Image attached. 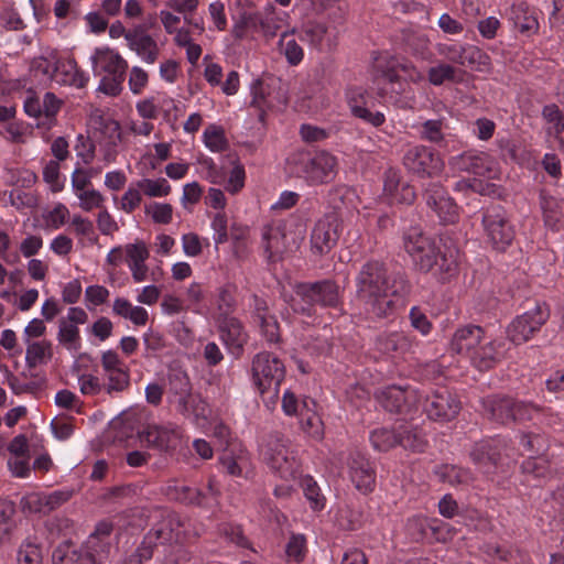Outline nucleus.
<instances>
[{
  "label": "nucleus",
  "mask_w": 564,
  "mask_h": 564,
  "mask_svg": "<svg viewBox=\"0 0 564 564\" xmlns=\"http://www.w3.org/2000/svg\"><path fill=\"white\" fill-rule=\"evenodd\" d=\"M369 93L362 87H351L346 91V101L352 117L372 128L382 127L386 121L384 112L369 105Z\"/></svg>",
  "instance_id": "nucleus-17"
},
{
  "label": "nucleus",
  "mask_w": 564,
  "mask_h": 564,
  "mask_svg": "<svg viewBox=\"0 0 564 564\" xmlns=\"http://www.w3.org/2000/svg\"><path fill=\"white\" fill-rule=\"evenodd\" d=\"M246 182V171L243 165L237 163L232 166L229 172L228 180L225 183V189L235 195L239 193L245 187Z\"/></svg>",
  "instance_id": "nucleus-63"
},
{
  "label": "nucleus",
  "mask_w": 564,
  "mask_h": 564,
  "mask_svg": "<svg viewBox=\"0 0 564 564\" xmlns=\"http://www.w3.org/2000/svg\"><path fill=\"white\" fill-rule=\"evenodd\" d=\"M87 322L88 314L79 306L69 307L66 315L58 319L57 343L73 356L77 355L83 346L79 325H84Z\"/></svg>",
  "instance_id": "nucleus-13"
},
{
  "label": "nucleus",
  "mask_w": 564,
  "mask_h": 564,
  "mask_svg": "<svg viewBox=\"0 0 564 564\" xmlns=\"http://www.w3.org/2000/svg\"><path fill=\"white\" fill-rule=\"evenodd\" d=\"M129 46L147 63H154L159 55V47L153 37H127Z\"/></svg>",
  "instance_id": "nucleus-52"
},
{
  "label": "nucleus",
  "mask_w": 564,
  "mask_h": 564,
  "mask_svg": "<svg viewBox=\"0 0 564 564\" xmlns=\"http://www.w3.org/2000/svg\"><path fill=\"white\" fill-rule=\"evenodd\" d=\"M426 445V438L422 431L413 425L400 426V446L413 452H422Z\"/></svg>",
  "instance_id": "nucleus-50"
},
{
  "label": "nucleus",
  "mask_w": 564,
  "mask_h": 564,
  "mask_svg": "<svg viewBox=\"0 0 564 564\" xmlns=\"http://www.w3.org/2000/svg\"><path fill=\"white\" fill-rule=\"evenodd\" d=\"M339 238V219L335 214H328L318 219L311 234V247L314 253H328Z\"/></svg>",
  "instance_id": "nucleus-22"
},
{
  "label": "nucleus",
  "mask_w": 564,
  "mask_h": 564,
  "mask_svg": "<svg viewBox=\"0 0 564 564\" xmlns=\"http://www.w3.org/2000/svg\"><path fill=\"white\" fill-rule=\"evenodd\" d=\"M505 343L502 340L482 338L481 344L468 358L474 367L480 371L495 367L505 356Z\"/></svg>",
  "instance_id": "nucleus-29"
},
{
  "label": "nucleus",
  "mask_w": 564,
  "mask_h": 564,
  "mask_svg": "<svg viewBox=\"0 0 564 564\" xmlns=\"http://www.w3.org/2000/svg\"><path fill=\"white\" fill-rule=\"evenodd\" d=\"M105 392L117 397L130 387V369L115 350H106L100 358Z\"/></svg>",
  "instance_id": "nucleus-14"
},
{
  "label": "nucleus",
  "mask_w": 564,
  "mask_h": 564,
  "mask_svg": "<svg viewBox=\"0 0 564 564\" xmlns=\"http://www.w3.org/2000/svg\"><path fill=\"white\" fill-rule=\"evenodd\" d=\"M426 205L435 212L441 223L454 224L458 219V207L438 183H431L424 189Z\"/></svg>",
  "instance_id": "nucleus-23"
},
{
  "label": "nucleus",
  "mask_w": 564,
  "mask_h": 564,
  "mask_svg": "<svg viewBox=\"0 0 564 564\" xmlns=\"http://www.w3.org/2000/svg\"><path fill=\"white\" fill-rule=\"evenodd\" d=\"M484 415L498 424L521 422L533 419L538 409L532 404L519 402L509 397L490 395L481 400Z\"/></svg>",
  "instance_id": "nucleus-8"
},
{
  "label": "nucleus",
  "mask_w": 564,
  "mask_h": 564,
  "mask_svg": "<svg viewBox=\"0 0 564 564\" xmlns=\"http://www.w3.org/2000/svg\"><path fill=\"white\" fill-rule=\"evenodd\" d=\"M192 383L188 375L181 369H172L167 375V402L174 406L184 408L185 399L192 393Z\"/></svg>",
  "instance_id": "nucleus-34"
},
{
  "label": "nucleus",
  "mask_w": 564,
  "mask_h": 564,
  "mask_svg": "<svg viewBox=\"0 0 564 564\" xmlns=\"http://www.w3.org/2000/svg\"><path fill=\"white\" fill-rule=\"evenodd\" d=\"M410 291L405 274H390L379 261L365 263L356 276V302L370 318L393 315Z\"/></svg>",
  "instance_id": "nucleus-1"
},
{
  "label": "nucleus",
  "mask_w": 564,
  "mask_h": 564,
  "mask_svg": "<svg viewBox=\"0 0 564 564\" xmlns=\"http://www.w3.org/2000/svg\"><path fill=\"white\" fill-rule=\"evenodd\" d=\"M482 226L487 240L497 250H506L514 239V229L510 225L506 212L499 206L485 210Z\"/></svg>",
  "instance_id": "nucleus-15"
},
{
  "label": "nucleus",
  "mask_w": 564,
  "mask_h": 564,
  "mask_svg": "<svg viewBox=\"0 0 564 564\" xmlns=\"http://www.w3.org/2000/svg\"><path fill=\"white\" fill-rule=\"evenodd\" d=\"M292 307L295 312L311 314L313 305L323 307H337L340 303L338 285L330 280H323L314 283H301L296 285Z\"/></svg>",
  "instance_id": "nucleus-7"
},
{
  "label": "nucleus",
  "mask_w": 564,
  "mask_h": 564,
  "mask_svg": "<svg viewBox=\"0 0 564 564\" xmlns=\"http://www.w3.org/2000/svg\"><path fill=\"white\" fill-rule=\"evenodd\" d=\"M113 527L100 522L79 549L78 564H106L112 550Z\"/></svg>",
  "instance_id": "nucleus-11"
},
{
  "label": "nucleus",
  "mask_w": 564,
  "mask_h": 564,
  "mask_svg": "<svg viewBox=\"0 0 564 564\" xmlns=\"http://www.w3.org/2000/svg\"><path fill=\"white\" fill-rule=\"evenodd\" d=\"M502 454L510 456V446L508 440L498 436L476 443L470 457L484 473L489 474L492 467L497 466Z\"/></svg>",
  "instance_id": "nucleus-18"
},
{
  "label": "nucleus",
  "mask_w": 564,
  "mask_h": 564,
  "mask_svg": "<svg viewBox=\"0 0 564 564\" xmlns=\"http://www.w3.org/2000/svg\"><path fill=\"white\" fill-rule=\"evenodd\" d=\"M142 200V193L138 187L137 183H132L129 185L127 191L121 197L120 208L127 213L131 214L135 208H138Z\"/></svg>",
  "instance_id": "nucleus-64"
},
{
  "label": "nucleus",
  "mask_w": 564,
  "mask_h": 564,
  "mask_svg": "<svg viewBox=\"0 0 564 564\" xmlns=\"http://www.w3.org/2000/svg\"><path fill=\"white\" fill-rule=\"evenodd\" d=\"M540 207L545 225L553 230H558L563 217V204L542 191L540 193Z\"/></svg>",
  "instance_id": "nucleus-40"
},
{
  "label": "nucleus",
  "mask_w": 564,
  "mask_h": 564,
  "mask_svg": "<svg viewBox=\"0 0 564 564\" xmlns=\"http://www.w3.org/2000/svg\"><path fill=\"white\" fill-rule=\"evenodd\" d=\"M424 411L433 421L447 422L459 413L460 402L451 391L436 390L425 398Z\"/></svg>",
  "instance_id": "nucleus-19"
},
{
  "label": "nucleus",
  "mask_w": 564,
  "mask_h": 564,
  "mask_svg": "<svg viewBox=\"0 0 564 564\" xmlns=\"http://www.w3.org/2000/svg\"><path fill=\"white\" fill-rule=\"evenodd\" d=\"M369 438L376 451L387 452L400 445V427L398 430L376 429L370 433Z\"/></svg>",
  "instance_id": "nucleus-48"
},
{
  "label": "nucleus",
  "mask_w": 564,
  "mask_h": 564,
  "mask_svg": "<svg viewBox=\"0 0 564 564\" xmlns=\"http://www.w3.org/2000/svg\"><path fill=\"white\" fill-rule=\"evenodd\" d=\"M94 73L100 76L97 90L109 96H117L122 89L127 62L115 51L99 47L90 57Z\"/></svg>",
  "instance_id": "nucleus-4"
},
{
  "label": "nucleus",
  "mask_w": 564,
  "mask_h": 564,
  "mask_svg": "<svg viewBox=\"0 0 564 564\" xmlns=\"http://www.w3.org/2000/svg\"><path fill=\"white\" fill-rule=\"evenodd\" d=\"M509 21L513 31L520 33L535 34L539 31V15L534 8L520 1L512 4L509 12Z\"/></svg>",
  "instance_id": "nucleus-33"
},
{
  "label": "nucleus",
  "mask_w": 564,
  "mask_h": 564,
  "mask_svg": "<svg viewBox=\"0 0 564 564\" xmlns=\"http://www.w3.org/2000/svg\"><path fill=\"white\" fill-rule=\"evenodd\" d=\"M256 319L261 328L262 336L270 344L278 343L280 338L276 318L269 314L264 303L258 302L256 306Z\"/></svg>",
  "instance_id": "nucleus-43"
},
{
  "label": "nucleus",
  "mask_w": 564,
  "mask_h": 564,
  "mask_svg": "<svg viewBox=\"0 0 564 564\" xmlns=\"http://www.w3.org/2000/svg\"><path fill=\"white\" fill-rule=\"evenodd\" d=\"M301 486L305 498L310 502L314 511H319L325 508L326 498L321 492L317 482L311 476L303 477Z\"/></svg>",
  "instance_id": "nucleus-53"
},
{
  "label": "nucleus",
  "mask_w": 564,
  "mask_h": 564,
  "mask_svg": "<svg viewBox=\"0 0 564 564\" xmlns=\"http://www.w3.org/2000/svg\"><path fill=\"white\" fill-rule=\"evenodd\" d=\"M149 257V248L142 240H137L124 246V261L131 272L132 280L135 283H142L151 280L149 267L147 264ZM152 280L154 281L153 278Z\"/></svg>",
  "instance_id": "nucleus-25"
},
{
  "label": "nucleus",
  "mask_w": 564,
  "mask_h": 564,
  "mask_svg": "<svg viewBox=\"0 0 564 564\" xmlns=\"http://www.w3.org/2000/svg\"><path fill=\"white\" fill-rule=\"evenodd\" d=\"M520 445L523 451L530 454L542 455L549 447L547 438L539 433H521Z\"/></svg>",
  "instance_id": "nucleus-56"
},
{
  "label": "nucleus",
  "mask_w": 564,
  "mask_h": 564,
  "mask_svg": "<svg viewBox=\"0 0 564 564\" xmlns=\"http://www.w3.org/2000/svg\"><path fill=\"white\" fill-rule=\"evenodd\" d=\"M522 473L530 478L544 480L552 476V468L549 460L542 456H530L521 465Z\"/></svg>",
  "instance_id": "nucleus-45"
},
{
  "label": "nucleus",
  "mask_w": 564,
  "mask_h": 564,
  "mask_svg": "<svg viewBox=\"0 0 564 564\" xmlns=\"http://www.w3.org/2000/svg\"><path fill=\"white\" fill-rule=\"evenodd\" d=\"M24 344L26 345L25 365L28 368L33 369L46 365L53 358V346L50 340L42 339Z\"/></svg>",
  "instance_id": "nucleus-39"
},
{
  "label": "nucleus",
  "mask_w": 564,
  "mask_h": 564,
  "mask_svg": "<svg viewBox=\"0 0 564 564\" xmlns=\"http://www.w3.org/2000/svg\"><path fill=\"white\" fill-rule=\"evenodd\" d=\"M91 122H93L95 129L98 130L100 133L99 140H106V141H110V140L121 141L122 140L120 123L117 120H115L110 117H106L102 113H100L99 111H97L91 116Z\"/></svg>",
  "instance_id": "nucleus-46"
},
{
  "label": "nucleus",
  "mask_w": 564,
  "mask_h": 564,
  "mask_svg": "<svg viewBox=\"0 0 564 564\" xmlns=\"http://www.w3.org/2000/svg\"><path fill=\"white\" fill-rule=\"evenodd\" d=\"M377 400L389 412L408 413L416 408L420 395L411 387L389 386L377 394Z\"/></svg>",
  "instance_id": "nucleus-21"
},
{
  "label": "nucleus",
  "mask_w": 564,
  "mask_h": 564,
  "mask_svg": "<svg viewBox=\"0 0 564 564\" xmlns=\"http://www.w3.org/2000/svg\"><path fill=\"white\" fill-rule=\"evenodd\" d=\"M300 425L304 433L314 440H322L324 435V424L316 412V402L311 398L301 400Z\"/></svg>",
  "instance_id": "nucleus-35"
},
{
  "label": "nucleus",
  "mask_w": 564,
  "mask_h": 564,
  "mask_svg": "<svg viewBox=\"0 0 564 564\" xmlns=\"http://www.w3.org/2000/svg\"><path fill=\"white\" fill-rule=\"evenodd\" d=\"M203 141L212 152H221L227 149L228 142L224 129L216 124H209L204 133Z\"/></svg>",
  "instance_id": "nucleus-54"
},
{
  "label": "nucleus",
  "mask_w": 564,
  "mask_h": 564,
  "mask_svg": "<svg viewBox=\"0 0 564 564\" xmlns=\"http://www.w3.org/2000/svg\"><path fill=\"white\" fill-rule=\"evenodd\" d=\"M135 183L141 193L149 197H165L171 192V186L165 178H141Z\"/></svg>",
  "instance_id": "nucleus-55"
},
{
  "label": "nucleus",
  "mask_w": 564,
  "mask_h": 564,
  "mask_svg": "<svg viewBox=\"0 0 564 564\" xmlns=\"http://www.w3.org/2000/svg\"><path fill=\"white\" fill-rule=\"evenodd\" d=\"M411 63H400L394 57H378L376 58L378 84L382 80L384 83L395 84L399 83L398 69L402 70L405 75L411 70Z\"/></svg>",
  "instance_id": "nucleus-37"
},
{
  "label": "nucleus",
  "mask_w": 564,
  "mask_h": 564,
  "mask_svg": "<svg viewBox=\"0 0 564 564\" xmlns=\"http://www.w3.org/2000/svg\"><path fill=\"white\" fill-rule=\"evenodd\" d=\"M348 467L355 488L364 495L372 492L376 486V471L371 463L362 454L355 453L350 456Z\"/></svg>",
  "instance_id": "nucleus-27"
},
{
  "label": "nucleus",
  "mask_w": 564,
  "mask_h": 564,
  "mask_svg": "<svg viewBox=\"0 0 564 564\" xmlns=\"http://www.w3.org/2000/svg\"><path fill=\"white\" fill-rule=\"evenodd\" d=\"M144 213L149 215L155 224L167 225L173 218V207L167 203H151L145 206Z\"/></svg>",
  "instance_id": "nucleus-61"
},
{
  "label": "nucleus",
  "mask_w": 564,
  "mask_h": 564,
  "mask_svg": "<svg viewBox=\"0 0 564 564\" xmlns=\"http://www.w3.org/2000/svg\"><path fill=\"white\" fill-rule=\"evenodd\" d=\"M182 429L175 423L149 424L140 433L141 438L160 452L175 449L182 438Z\"/></svg>",
  "instance_id": "nucleus-20"
},
{
  "label": "nucleus",
  "mask_w": 564,
  "mask_h": 564,
  "mask_svg": "<svg viewBox=\"0 0 564 564\" xmlns=\"http://www.w3.org/2000/svg\"><path fill=\"white\" fill-rule=\"evenodd\" d=\"M17 562L18 564H42L40 546L30 540L23 541L18 550Z\"/></svg>",
  "instance_id": "nucleus-60"
},
{
  "label": "nucleus",
  "mask_w": 564,
  "mask_h": 564,
  "mask_svg": "<svg viewBox=\"0 0 564 564\" xmlns=\"http://www.w3.org/2000/svg\"><path fill=\"white\" fill-rule=\"evenodd\" d=\"M56 58L54 54L33 58L30 66L32 76L40 83H52Z\"/></svg>",
  "instance_id": "nucleus-49"
},
{
  "label": "nucleus",
  "mask_w": 564,
  "mask_h": 564,
  "mask_svg": "<svg viewBox=\"0 0 564 564\" xmlns=\"http://www.w3.org/2000/svg\"><path fill=\"white\" fill-rule=\"evenodd\" d=\"M252 381L260 393L272 391L279 393L280 384L285 376L283 362L274 355L262 351L252 359Z\"/></svg>",
  "instance_id": "nucleus-10"
},
{
  "label": "nucleus",
  "mask_w": 564,
  "mask_h": 564,
  "mask_svg": "<svg viewBox=\"0 0 564 564\" xmlns=\"http://www.w3.org/2000/svg\"><path fill=\"white\" fill-rule=\"evenodd\" d=\"M447 128L444 119H429L416 127L422 140L441 144L444 141V130Z\"/></svg>",
  "instance_id": "nucleus-47"
},
{
  "label": "nucleus",
  "mask_w": 564,
  "mask_h": 564,
  "mask_svg": "<svg viewBox=\"0 0 564 564\" xmlns=\"http://www.w3.org/2000/svg\"><path fill=\"white\" fill-rule=\"evenodd\" d=\"M182 534L180 518L174 513H162L161 519L153 524L143 541L124 564H142L153 555L158 544L178 542Z\"/></svg>",
  "instance_id": "nucleus-6"
},
{
  "label": "nucleus",
  "mask_w": 564,
  "mask_h": 564,
  "mask_svg": "<svg viewBox=\"0 0 564 564\" xmlns=\"http://www.w3.org/2000/svg\"><path fill=\"white\" fill-rule=\"evenodd\" d=\"M166 495L170 499L180 501L186 505H199L202 502V492L196 488L183 484L169 485Z\"/></svg>",
  "instance_id": "nucleus-51"
},
{
  "label": "nucleus",
  "mask_w": 564,
  "mask_h": 564,
  "mask_svg": "<svg viewBox=\"0 0 564 564\" xmlns=\"http://www.w3.org/2000/svg\"><path fill=\"white\" fill-rule=\"evenodd\" d=\"M542 118L546 124V133L564 145V115L558 106L555 104L544 106L542 109Z\"/></svg>",
  "instance_id": "nucleus-42"
},
{
  "label": "nucleus",
  "mask_w": 564,
  "mask_h": 564,
  "mask_svg": "<svg viewBox=\"0 0 564 564\" xmlns=\"http://www.w3.org/2000/svg\"><path fill=\"white\" fill-rule=\"evenodd\" d=\"M550 310L545 303H538L532 310L517 316L508 326V338L516 345L530 340L546 323Z\"/></svg>",
  "instance_id": "nucleus-12"
},
{
  "label": "nucleus",
  "mask_w": 564,
  "mask_h": 564,
  "mask_svg": "<svg viewBox=\"0 0 564 564\" xmlns=\"http://www.w3.org/2000/svg\"><path fill=\"white\" fill-rule=\"evenodd\" d=\"M434 475L440 481L447 482L452 486L466 485L471 480V474L468 469L448 464L436 466L434 468Z\"/></svg>",
  "instance_id": "nucleus-44"
},
{
  "label": "nucleus",
  "mask_w": 564,
  "mask_h": 564,
  "mask_svg": "<svg viewBox=\"0 0 564 564\" xmlns=\"http://www.w3.org/2000/svg\"><path fill=\"white\" fill-rule=\"evenodd\" d=\"M449 165L459 172L479 176H491L495 172L494 160L484 152H465L451 159Z\"/></svg>",
  "instance_id": "nucleus-26"
},
{
  "label": "nucleus",
  "mask_w": 564,
  "mask_h": 564,
  "mask_svg": "<svg viewBox=\"0 0 564 564\" xmlns=\"http://www.w3.org/2000/svg\"><path fill=\"white\" fill-rule=\"evenodd\" d=\"M250 106L259 110V119L264 120L265 110L281 108L289 101L288 85L281 78L269 75L257 79L251 86Z\"/></svg>",
  "instance_id": "nucleus-9"
},
{
  "label": "nucleus",
  "mask_w": 564,
  "mask_h": 564,
  "mask_svg": "<svg viewBox=\"0 0 564 564\" xmlns=\"http://www.w3.org/2000/svg\"><path fill=\"white\" fill-rule=\"evenodd\" d=\"M175 410L184 417L193 419L196 423L206 421L210 415V408L206 400L200 394L193 392L188 399H185L184 408L177 405Z\"/></svg>",
  "instance_id": "nucleus-41"
},
{
  "label": "nucleus",
  "mask_w": 564,
  "mask_h": 564,
  "mask_svg": "<svg viewBox=\"0 0 564 564\" xmlns=\"http://www.w3.org/2000/svg\"><path fill=\"white\" fill-rule=\"evenodd\" d=\"M307 552L306 538L304 534L294 533L290 536L285 546V553L289 561L301 563Z\"/></svg>",
  "instance_id": "nucleus-57"
},
{
  "label": "nucleus",
  "mask_w": 564,
  "mask_h": 564,
  "mask_svg": "<svg viewBox=\"0 0 564 564\" xmlns=\"http://www.w3.org/2000/svg\"><path fill=\"white\" fill-rule=\"evenodd\" d=\"M376 347L388 356L401 355L411 348V339L403 333H384L377 337Z\"/></svg>",
  "instance_id": "nucleus-38"
},
{
  "label": "nucleus",
  "mask_w": 564,
  "mask_h": 564,
  "mask_svg": "<svg viewBox=\"0 0 564 564\" xmlns=\"http://www.w3.org/2000/svg\"><path fill=\"white\" fill-rule=\"evenodd\" d=\"M403 247L421 272H431L442 282L457 273L458 251L447 247L438 249L419 227H411L404 234Z\"/></svg>",
  "instance_id": "nucleus-2"
},
{
  "label": "nucleus",
  "mask_w": 564,
  "mask_h": 564,
  "mask_svg": "<svg viewBox=\"0 0 564 564\" xmlns=\"http://www.w3.org/2000/svg\"><path fill=\"white\" fill-rule=\"evenodd\" d=\"M216 325L227 350L237 357L240 356L249 338L241 322L235 316L223 315L219 321H216Z\"/></svg>",
  "instance_id": "nucleus-24"
},
{
  "label": "nucleus",
  "mask_w": 564,
  "mask_h": 564,
  "mask_svg": "<svg viewBox=\"0 0 564 564\" xmlns=\"http://www.w3.org/2000/svg\"><path fill=\"white\" fill-rule=\"evenodd\" d=\"M288 166L293 175L303 178L310 185L330 182L336 175L337 159L326 151L315 154L295 152L288 158Z\"/></svg>",
  "instance_id": "nucleus-3"
},
{
  "label": "nucleus",
  "mask_w": 564,
  "mask_h": 564,
  "mask_svg": "<svg viewBox=\"0 0 564 564\" xmlns=\"http://www.w3.org/2000/svg\"><path fill=\"white\" fill-rule=\"evenodd\" d=\"M429 80L434 86L456 80V69L447 64H440L429 70Z\"/></svg>",
  "instance_id": "nucleus-62"
},
{
  "label": "nucleus",
  "mask_w": 564,
  "mask_h": 564,
  "mask_svg": "<svg viewBox=\"0 0 564 564\" xmlns=\"http://www.w3.org/2000/svg\"><path fill=\"white\" fill-rule=\"evenodd\" d=\"M87 82L88 76L78 70L75 61L69 58H56L52 83L83 88L86 86Z\"/></svg>",
  "instance_id": "nucleus-36"
},
{
  "label": "nucleus",
  "mask_w": 564,
  "mask_h": 564,
  "mask_svg": "<svg viewBox=\"0 0 564 564\" xmlns=\"http://www.w3.org/2000/svg\"><path fill=\"white\" fill-rule=\"evenodd\" d=\"M485 332L476 325H467L458 328L451 340V350L467 358L481 344Z\"/></svg>",
  "instance_id": "nucleus-31"
},
{
  "label": "nucleus",
  "mask_w": 564,
  "mask_h": 564,
  "mask_svg": "<svg viewBox=\"0 0 564 564\" xmlns=\"http://www.w3.org/2000/svg\"><path fill=\"white\" fill-rule=\"evenodd\" d=\"M383 194L390 204L410 205L416 196L414 188L402 181L400 172L392 169L384 173Z\"/></svg>",
  "instance_id": "nucleus-28"
},
{
  "label": "nucleus",
  "mask_w": 564,
  "mask_h": 564,
  "mask_svg": "<svg viewBox=\"0 0 564 564\" xmlns=\"http://www.w3.org/2000/svg\"><path fill=\"white\" fill-rule=\"evenodd\" d=\"M235 310V297L232 293V289L229 285L221 286L218 290L217 294V310L215 313V322L219 321V318L225 315L226 317H231V313Z\"/></svg>",
  "instance_id": "nucleus-58"
},
{
  "label": "nucleus",
  "mask_w": 564,
  "mask_h": 564,
  "mask_svg": "<svg viewBox=\"0 0 564 564\" xmlns=\"http://www.w3.org/2000/svg\"><path fill=\"white\" fill-rule=\"evenodd\" d=\"M404 167L420 177L440 175L444 169L442 158L425 145H414L406 150L403 156Z\"/></svg>",
  "instance_id": "nucleus-16"
},
{
  "label": "nucleus",
  "mask_w": 564,
  "mask_h": 564,
  "mask_svg": "<svg viewBox=\"0 0 564 564\" xmlns=\"http://www.w3.org/2000/svg\"><path fill=\"white\" fill-rule=\"evenodd\" d=\"M79 549L69 541L58 544L52 554L53 564H78Z\"/></svg>",
  "instance_id": "nucleus-59"
},
{
  "label": "nucleus",
  "mask_w": 564,
  "mask_h": 564,
  "mask_svg": "<svg viewBox=\"0 0 564 564\" xmlns=\"http://www.w3.org/2000/svg\"><path fill=\"white\" fill-rule=\"evenodd\" d=\"M260 454L265 464L283 479L296 476L300 464L291 442L279 432L270 433L260 447Z\"/></svg>",
  "instance_id": "nucleus-5"
},
{
  "label": "nucleus",
  "mask_w": 564,
  "mask_h": 564,
  "mask_svg": "<svg viewBox=\"0 0 564 564\" xmlns=\"http://www.w3.org/2000/svg\"><path fill=\"white\" fill-rule=\"evenodd\" d=\"M219 465L225 474L232 477H247L250 473V457L241 446L227 448L219 456Z\"/></svg>",
  "instance_id": "nucleus-32"
},
{
  "label": "nucleus",
  "mask_w": 564,
  "mask_h": 564,
  "mask_svg": "<svg viewBox=\"0 0 564 564\" xmlns=\"http://www.w3.org/2000/svg\"><path fill=\"white\" fill-rule=\"evenodd\" d=\"M261 246L269 262L281 260L288 249L284 227L281 225L264 226L261 231Z\"/></svg>",
  "instance_id": "nucleus-30"
}]
</instances>
